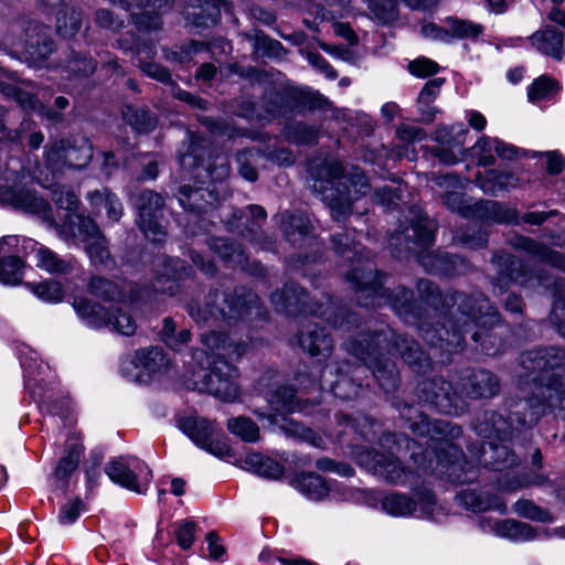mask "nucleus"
<instances>
[{
  "mask_svg": "<svg viewBox=\"0 0 565 565\" xmlns=\"http://www.w3.org/2000/svg\"><path fill=\"white\" fill-rule=\"evenodd\" d=\"M331 243L334 252L353 265L345 273V279L351 284L356 302L365 308L390 306L406 324L417 327L419 335L441 363L463 350L469 333L477 348L487 355L493 356L504 350L500 313L482 291L450 289L443 292L431 280L418 279L419 298L440 313V327L437 328L422 318L411 289L384 287L385 275L363 257L360 245L348 231L332 235Z\"/></svg>",
  "mask_w": 565,
  "mask_h": 565,
  "instance_id": "nucleus-1",
  "label": "nucleus"
},
{
  "mask_svg": "<svg viewBox=\"0 0 565 565\" xmlns=\"http://www.w3.org/2000/svg\"><path fill=\"white\" fill-rule=\"evenodd\" d=\"M392 404L415 435L427 437L425 449L406 435L382 433L381 424L370 416L352 418L342 415L340 424L351 427L366 441H377L381 446L393 444L397 451L405 448L419 469L436 471L452 483H470L478 479L477 466L468 461L462 450L454 444L462 435L459 425L444 419L430 420L417 407L407 403L396 401Z\"/></svg>",
  "mask_w": 565,
  "mask_h": 565,
  "instance_id": "nucleus-2",
  "label": "nucleus"
},
{
  "mask_svg": "<svg viewBox=\"0 0 565 565\" xmlns=\"http://www.w3.org/2000/svg\"><path fill=\"white\" fill-rule=\"evenodd\" d=\"M343 347L371 371L385 394L395 393L401 384L399 372L392 360L395 353L416 373H426L431 369V358L414 339L396 334L384 322L362 328Z\"/></svg>",
  "mask_w": 565,
  "mask_h": 565,
  "instance_id": "nucleus-3",
  "label": "nucleus"
},
{
  "mask_svg": "<svg viewBox=\"0 0 565 565\" xmlns=\"http://www.w3.org/2000/svg\"><path fill=\"white\" fill-rule=\"evenodd\" d=\"M436 224L417 206L407 210L399 228L388 238L393 254L407 257L416 254L417 262L423 268L434 275L454 276L468 270V262L458 256L441 250H427L435 242Z\"/></svg>",
  "mask_w": 565,
  "mask_h": 565,
  "instance_id": "nucleus-4",
  "label": "nucleus"
},
{
  "mask_svg": "<svg viewBox=\"0 0 565 565\" xmlns=\"http://www.w3.org/2000/svg\"><path fill=\"white\" fill-rule=\"evenodd\" d=\"M201 341L203 349L195 350L193 359L202 366V360H206L207 371L203 375V388L222 401H234L239 393V372L228 360H238L246 352L247 344L216 331L202 334Z\"/></svg>",
  "mask_w": 565,
  "mask_h": 565,
  "instance_id": "nucleus-5",
  "label": "nucleus"
},
{
  "mask_svg": "<svg viewBox=\"0 0 565 565\" xmlns=\"http://www.w3.org/2000/svg\"><path fill=\"white\" fill-rule=\"evenodd\" d=\"M311 189L328 204L333 220L345 221L351 213L352 203L365 195L371 185L363 171L353 167L348 175L342 164L332 158L312 160L308 166Z\"/></svg>",
  "mask_w": 565,
  "mask_h": 565,
  "instance_id": "nucleus-6",
  "label": "nucleus"
},
{
  "mask_svg": "<svg viewBox=\"0 0 565 565\" xmlns=\"http://www.w3.org/2000/svg\"><path fill=\"white\" fill-rule=\"evenodd\" d=\"M185 310L199 326H211L218 321L232 324L238 321L265 320L267 316L260 298L243 286L222 291L213 288L203 303L192 298L185 303Z\"/></svg>",
  "mask_w": 565,
  "mask_h": 565,
  "instance_id": "nucleus-7",
  "label": "nucleus"
},
{
  "mask_svg": "<svg viewBox=\"0 0 565 565\" xmlns=\"http://www.w3.org/2000/svg\"><path fill=\"white\" fill-rule=\"evenodd\" d=\"M308 295L295 282L285 284L284 288L270 296V301L276 311L287 316L312 315L331 323L334 329L351 332L360 329L355 313L344 307L337 306L332 298L326 294L320 300L307 301Z\"/></svg>",
  "mask_w": 565,
  "mask_h": 565,
  "instance_id": "nucleus-8",
  "label": "nucleus"
},
{
  "mask_svg": "<svg viewBox=\"0 0 565 565\" xmlns=\"http://www.w3.org/2000/svg\"><path fill=\"white\" fill-rule=\"evenodd\" d=\"M355 457L360 466L388 484L413 488L419 483L418 470L405 467L392 450L380 452L366 447H358Z\"/></svg>",
  "mask_w": 565,
  "mask_h": 565,
  "instance_id": "nucleus-9",
  "label": "nucleus"
},
{
  "mask_svg": "<svg viewBox=\"0 0 565 565\" xmlns=\"http://www.w3.org/2000/svg\"><path fill=\"white\" fill-rule=\"evenodd\" d=\"M213 166L207 164L206 172L211 179L207 186L180 185L175 196L179 204L189 213L204 214L213 210L220 200V194L214 182L222 181L230 174V164L224 156H217Z\"/></svg>",
  "mask_w": 565,
  "mask_h": 565,
  "instance_id": "nucleus-10",
  "label": "nucleus"
},
{
  "mask_svg": "<svg viewBox=\"0 0 565 565\" xmlns=\"http://www.w3.org/2000/svg\"><path fill=\"white\" fill-rule=\"evenodd\" d=\"M64 232L65 239L79 237L85 243V252L93 265H99L105 269L114 268L115 260L108 249V241L93 218L73 214Z\"/></svg>",
  "mask_w": 565,
  "mask_h": 565,
  "instance_id": "nucleus-11",
  "label": "nucleus"
},
{
  "mask_svg": "<svg viewBox=\"0 0 565 565\" xmlns=\"http://www.w3.org/2000/svg\"><path fill=\"white\" fill-rule=\"evenodd\" d=\"M73 307L83 323L89 328L100 329L111 326L116 332L127 337L136 332L137 326L134 318L121 308L106 309L87 298H76Z\"/></svg>",
  "mask_w": 565,
  "mask_h": 565,
  "instance_id": "nucleus-12",
  "label": "nucleus"
},
{
  "mask_svg": "<svg viewBox=\"0 0 565 565\" xmlns=\"http://www.w3.org/2000/svg\"><path fill=\"white\" fill-rule=\"evenodd\" d=\"M491 263L497 270L493 287L500 294L505 291L511 284L524 288L547 287L550 285L546 276L533 273L522 260L503 250L495 252Z\"/></svg>",
  "mask_w": 565,
  "mask_h": 565,
  "instance_id": "nucleus-13",
  "label": "nucleus"
},
{
  "mask_svg": "<svg viewBox=\"0 0 565 565\" xmlns=\"http://www.w3.org/2000/svg\"><path fill=\"white\" fill-rule=\"evenodd\" d=\"M414 498L399 492H392L383 497L381 507L392 516H414L428 519L436 510V498L431 490L424 487L412 488Z\"/></svg>",
  "mask_w": 565,
  "mask_h": 565,
  "instance_id": "nucleus-14",
  "label": "nucleus"
},
{
  "mask_svg": "<svg viewBox=\"0 0 565 565\" xmlns=\"http://www.w3.org/2000/svg\"><path fill=\"white\" fill-rule=\"evenodd\" d=\"M105 473L120 487L136 493H146L152 480V471L148 465L129 456H120L109 460Z\"/></svg>",
  "mask_w": 565,
  "mask_h": 565,
  "instance_id": "nucleus-15",
  "label": "nucleus"
},
{
  "mask_svg": "<svg viewBox=\"0 0 565 565\" xmlns=\"http://www.w3.org/2000/svg\"><path fill=\"white\" fill-rule=\"evenodd\" d=\"M418 399L430 408L450 416L466 413L467 405L454 391L450 382L443 377H433L418 383Z\"/></svg>",
  "mask_w": 565,
  "mask_h": 565,
  "instance_id": "nucleus-16",
  "label": "nucleus"
},
{
  "mask_svg": "<svg viewBox=\"0 0 565 565\" xmlns=\"http://www.w3.org/2000/svg\"><path fill=\"white\" fill-rule=\"evenodd\" d=\"M136 206L138 210L136 224L145 237L152 243H163L167 238V227L163 223L162 195L151 190H143L137 198Z\"/></svg>",
  "mask_w": 565,
  "mask_h": 565,
  "instance_id": "nucleus-17",
  "label": "nucleus"
},
{
  "mask_svg": "<svg viewBox=\"0 0 565 565\" xmlns=\"http://www.w3.org/2000/svg\"><path fill=\"white\" fill-rule=\"evenodd\" d=\"M364 370L360 365H353L349 361H331L323 365V385L332 394L343 401L359 396L362 383L356 382Z\"/></svg>",
  "mask_w": 565,
  "mask_h": 565,
  "instance_id": "nucleus-18",
  "label": "nucleus"
},
{
  "mask_svg": "<svg viewBox=\"0 0 565 565\" xmlns=\"http://www.w3.org/2000/svg\"><path fill=\"white\" fill-rule=\"evenodd\" d=\"M247 210L252 220L248 222V220H245V215L242 211H235L232 218L227 222V230L230 232H237L255 248L273 250L275 239L262 230V224L267 218L266 210L257 204H249Z\"/></svg>",
  "mask_w": 565,
  "mask_h": 565,
  "instance_id": "nucleus-19",
  "label": "nucleus"
},
{
  "mask_svg": "<svg viewBox=\"0 0 565 565\" xmlns=\"http://www.w3.org/2000/svg\"><path fill=\"white\" fill-rule=\"evenodd\" d=\"M179 428L200 448L217 457L230 455L228 445L221 440L213 422L203 417H184L179 422Z\"/></svg>",
  "mask_w": 565,
  "mask_h": 565,
  "instance_id": "nucleus-20",
  "label": "nucleus"
},
{
  "mask_svg": "<svg viewBox=\"0 0 565 565\" xmlns=\"http://www.w3.org/2000/svg\"><path fill=\"white\" fill-rule=\"evenodd\" d=\"M93 158V145L84 136L55 142L47 151V161L54 166L63 164L72 169L85 168Z\"/></svg>",
  "mask_w": 565,
  "mask_h": 565,
  "instance_id": "nucleus-21",
  "label": "nucleus"
},
{
  "mask_svg": "<svg viewBox=\"0 0 565 565\" xmlns=\"http://www.w3.org/2000/svg\"><path fill=\"white\" fill-rule=\"evenodd\" d=\"M467 134L468 129L463 124L438 127L434 136L438 146L431 148L430 153L444 164L454 166L458 163L465 152L463 145Z\"/></svg>",
  "mask_w": 565,
  "mask_h": 565,
  "instance_id": "nucleus-22",
  "label": "nucleus"
},
{
  "mask_svg": "<svg viewBox=\"0 0 565 565\" xmlns=\"http://www.w3.org/2000/svg\"><path fill=\"white\" fill-rule=\"evenodd\" d=\"M461 393L470 399H490L500 392V380L491 371L475 369L460 381Z\"/></svg>",
  "mask_w": 565,
  "mask_h": 565,
  "instance_id": "nucleus-23",
  "label": "nucleus"
},
{
  "mask_svg": "<svg viewBox=\"0 0 565 565\" xmlns=\"http://www.w3.org/2000/svg\"><path fill=\"white\" fill-rule=\"evenodd\" d=\"M298 345L303 352L319 361H327L333 352L331 334L318 323H308L297 335Z\"/></svg>",
  "mask_w": 565,
  "mask_h": 565,
  "instance_id": "nucleus-24",
  "label": "nucleus"
},
{
  "mask_svg": "<svg viewBox=\"0 0 565 565\" xmlns=\"http://www.w3.org/2000/svg\"><path fill=\"white\" fill-rule=\"evenodd\" d=\"M469 452L476 457L478 465L492 470H505L519 462L515 454L502 441L497 444L490 440L480 447L472 445L469 447Z\"/></svg>",
  "mask_w": 565,
  "mask_h": 565,
  "instance_id": "nucleus-25",
  "label": "nucleus"
},
{
  "mask_svg": "<svg viewBox=\"0 0 565 565\" xmlns=\"http://www.w3.org/2000/svg\"><path fill=\"white\" fill-rule=\"evenodd\" d=\"M0 202L44 216L50 210V205L44 199L38 196L33 190L22 186L20 182L1 185Z\"/></svg>",
  "mask_w": 565,
  "mask_h": 565,
  "instance_id": "nucleus-26",
  "label": "nucleus"
},
{
  "mask_svg": "<svg viewBox=\"0 0 565 565\" xmlns=\"http://www.w3.org/2000/svg\"><path fill=\"white\" fill-rule=\"evenodd\" d=\"M210 248L230 267L239 268L250 275H260L263 267L257 262H250L243 247L223 237H213Z\"/></svg>",
  "mask_w": 565,
  "mask_h": 565,
  "instance_id": "nucleus-27",
  "label": "nucleus"
},
{
  "mask_svg": "<svg viewBox=\"0 0 565 565\" xmlns=\"http://www.w3.org/2000/svg\"><path fill=\"white\" fill-rule=\"evenodd\" d=\"M23 244L24 248L34 253L36 266L52 275H68L77 268V260L73 256L61 257L31 238H23Z\"/></svg>",
  "mask_w": 565,
  "mask_h": 565,
  "instance_id": "nucleus-28",
  "label": "nucleus"
},
{
  "mask_svg": "<svg viewBox=\"0 0 565 565\" xmlns=\"http://www.w3.org/2000/svg\"><path fill=\"white\" fill-rule=\"evenodd\" d=\"M275 218L278 220L286 239L291 244L309 247L317 245L316 236L312 234L311 222L307 216L285 211L277 214Z\"/></svg>",
  "mask_w": 565,
  "mask_h": 565,
  "instance_id": "nucleus-29",
  "label": "nucleus"
},
{
  "mask_svg": "<svg viewBox=\"0 0 565 565\" xmlns=\"http://www.w3.org/2000/svg\"><path fill=\"white\" fill-rule=\"evenodd\" d=\"M160 268L152 284L153 289L158 292L174 296L180 291L179 281L189 277L192 269L184 265L179 258L164 257L160 262Z\"/></svg>",
  "mask_w": 565,
  "mask_h": 565,
  "instance_id": "nucleus-30",
  "label": "nucleus"
},
{
  "mask_svg": "<svg viewBox=\"0 0 565 565\" xmlns=\"http://www.w3.org/2000/svg\"><path fill=\"white\" fill-rule=\"evenodd\" d=\"M54 51L55 44L50 36L49 26L35 24L33 29L28 30L25 55L34 67H42Z\"/></svg>",
  "mask_w": 565,
  "mask_h": 565,
  "instance_id": "nucleus-31",
  "label": "nucleus"
},
{
  "mask_svg": "<svg viewBox=\"0 0 565 565\" xmlns=\"http://www.w3.org/2000/svg\"><path fill=\"white\" fill-rule=\"evenodd\" d=\"M114 4H118L124 10L130 11L135 8L143 9L141 12H132V21L139 31H153L161 26V19L156 9H160L161 4H157L158 0H110Z\"/></svg>",
  "mask_w": 565,
  "mask_h": 565,
  "instance_id": "nucleus-32",
  "label": "nucleus"
},
{
  "mask_svg": "<svg viewBox=\"0 0 565 565\" xmlns=\"http://www.w3.org/2000/svg\"><path fill=\"white\" fill-rule=\"evenodd\" d=\"M529 42L540 54L555 61L565 56L564 35L552 25H544L529 36Z\"/></svg>",
  "mask_w": 565,
  "mask_h": 565,
  "instance_id": "nucleus-33",
  "label": "nucleus"
},
{
  "mask_svg": "<svg viewBox=\"0 0 565 565\" xmlns=\"http://www.w3.org/2000/svg\"><path fill=\"white\" fill-rule=\"evenodd\" d=\"M273 409L280 414L305 413L309 414L311 408L319 404L316 399H302L298 397L295 390L288 385L278 386L268 398Z\"/></svg>",
  "mask_w": 565,
  "mask_h": 565,
  "instance_id": "nucleus-34",
  "label": "nucleus"
},
{
  "mask_svg": "<svg viewBox=\"0 0 565 565\" xmlns=\"http://www.w3.org/2000/svg\"><path fill=\"white\" fill-rule=\"evenodd\" d=\"M509 243L514 249L524 252L542 263L554 267H564L565 265V256L562 253L553 250L531 237L514 235L509 239Z\"/></svg>",
  "mask_w": 565,
  "mask_h": 565,
  "instance_id": "nucleus-35",
  "label": "nucleus"
},
{
  "mask_svg": "<svg viewBox=\"0 0 565 565\" xmlns=\"http://www.w3.org/2000/svg\"><path fill=\"white\" fill-rule=\"evenodd\" d=\"M519 182L518 175L511 171L490 169L484 173L478 172L476 175V184L484 194L492 196L516 188Z\"/></svg>",
  "mask_w": 565,
  "mask_h": 565,
  "instance_id": "nucleus-36",
  "label": "nucleus"
},
{
  "mask_svg": "<svg viewBox=\"0 0 565 565\" xmlns=\"http://www.w3.org/2000/svg\"><path fill=\"white\" fill-rule=\"evenodd\" d=\"M458 504L472 512L494 510L501 514L507 513V505L497 494L477 490H463L456 495Z\"/></svg>",
  "mask_w": 565,
  "mask_h": 565,
  "instance_id": "nucleus-37",
  "label": "nucleus"
},
{
  "mask_svg": "<svg viewBox=\"0 0 565 565\" xmlns=\"http://www.w3.org/2000/svg\"><path fill=\"white\" fill-rule=\"evenodd\" d=\"M84 452V446L76 439H68L65 444L63 456L53 472V476L60 488L65 489L68 478L77 469L81 457Z\"/></svg>",
  "mask_w": 565,
  "mask_h": 565,
  "instance_id": "nucleus-38",
  "label": "nucleus"
},
{
  "mask_svg": "<svg viewBox=\"0 0 565 565\" xmlns=\"http://www.w3.org/2000/svg\"><path fill=\"white\" fill-rule=\"evenodd\" d=\"M472 213L486 222L518 223V213L498 201L481 200L473 204Z\"/></svg>",
  "mask_w": 565,
  "mask_h": 565,
  "instance_id": "nucleus-39",
  "label": "nucleus"
},
{
  "mask_svg": "<svg viewBox=\"0 0 565 565\" xmlns=\"http://www.w3.org/2000/svg\"><path fill=\"white\" fill-rule=\"evenodd\" d=\"M87 200L96 213H100L102 209H105L111 223L118 222L124 214V206L119 198L107 188L89 192Z\"/></svg>",
  "mask_w": 565,
  "mask_h": 565,
  "instance_id": "nucleus-40",
  "label": "nucleus"
},
{
  "mask_svg": "<svg viewBox=\"0 0 565 565\" xmlns=\"http://www.w3.org/2000/svg\"><path fill=\"white\" fill-rule=\"evenodd\" d=\"M192 12L188 19L198 28H209L217 23L221 18L222 0H191Z\"/></svg>",
  "mask_w": 565,
  "mask_h": 565,
  "instance_id": "nucleus-41",
  "label": "nucleus"
},
{
  "mask_svg": "<svg viewBox=\"0 0 565 565\" xmlns=\"http://www.w3.org/2000/svg\"><path fill=\"white\" fill-rule=\"evenodd\" d=\"M156 53V46L152 44L138 46L136 50L137 65L148 77L170 85L173 82L170 72L160 64L146 61V58H153Z\"/></svg>",
  "mask_w": 565,
  "mask_h": 565,
  "instance_id": "nucleus-42",
  "label": "nucleus"
},
{
  "mask_svg": "<svg viewBox=\"0 0 565 565\" xmlns=\"http://www.w3.org/2000/svg\"><path fill=\"white\" fill-rule=\"evenodd\" d=\"M132 363L136 367H141L149 374H161L170 367L169 359L159 347L138 350Z\"/></svg>",
  "mask_w": 565,
  "mask_h": 565,
  "instance_id": "nucleus-43",
  "label": "nucleus"
},
{
  "mask_svg": "<svg viewBox=\"0 0 565 565\" xmlns=\"http://www.w3.org/2000/svg\"><path fill=\"white\" fill-rule=\"evenodd\" d=\"M292 486L311 500H321L330 491L328 482L315 472L298 473L292 480Z\"/></svg>",
  "mask_w": 565,
  "mask_h": 565,
  "instance_id": "nucleus-44",
  "label": "nucleus"
},
{
  "mask_svg": "<svg viewBox=\"0 0 565 565\" xmlns=\"http://www.w3.org/2000/svg\"><path fill=\"white\" fill-rule=\"evenodd\" d=\"M435 183L440 188L451 189L441 195V202L450 211L466 214L463 194L455 189L459 188V178L454 173L440 174L435 178Z\"/></svg>",
  "mask_w": 565,
  "mask_h": 565,
  "instance_id": "nucleus-45",
  "label": "nucleus"
},
{
  "mask_svg": "<svg viewBox=\"0 0 565 565\" xmlns=\"http://www.w3.org/2000/svg\"><path fill=\"white\" fill-rule=\"evenodd\" d=\"M547 482L548 479L539 473H505L498 480V489L504 492H513L530 486H544Z\"/></svg>",
  "mask_w": 565,
  "mask_h": 565,
  "instance_id": "nucleus-46",
  "label": "nucleus"
},
{
  "mask_svg": "<svg viewBox=\"0 0 565 565\" xmlns=\"http://www.w3.org/2000/svg\"><path fill=\"white\" fill-rule=\"evenodd\" d=\"M87 289L92 295L104 301L126 302L125 296L118 285L104 277H92L87 284Z\"/></svg>",
  "mask_w": 565,
  "mask_h": 565,
  "instance_id": "nucleus-47",
  "label": "nucleus"
},
{
  "mask_svg": "<svg viewBox=\"0 0 565 565\" xmlns=\"http://www.w3.org/2000/svg\"><path fill=\"white\" fill-rule=\"evenodd\" d=\"M494 531L497 535L511 541H530L534 537V532L530 524L511 519L497 522Z\"/></svg>",
  "mask_w": 565,
  "mask_h": 565,
  "instance_id": "nucleus-48",
  "label": "nucleus"
},
{
  "mask_svg": "<svg viewBox=\"0 0 565 565\" xmlns=\"http://www.w3.org/2000/svg\"><path fill=\"white\" fill-rule=\"evenodd\" d=\"M52 199L60 209L65 211L64 216L61 217L62 224L60 225V232L65 237L64 230H67L68 218L73 214H78L76 212L79 202L78 196L73 190L62 186L53 191Z\"/></svg>",
  "mask_w": 565,
  "mask_h": 565,
  "instance_id": "nucleus-49",
  "label": "nucleus"
},
{
  "mask_svg": "<svg viewBox=\"0 0 565 565\" xmlns=\"http://www.w3.org/2000/svg\"><path fill=\"white\" fill-rule=\"evenodd\" d=\"M14 102H17L24 110L39 113L54 122H60L63 119V116L60 113L43 106L34 93L25 90L22 87L19 88Z\"/></svg>",
  "mask_w": 565,
  "mask_h": 565,
  "instance_id": "nucleus-50",
  "label": "nucleus"
},
{
  "mask_svg": "<svg viewBox=\"0 0 565 565\" xmlns=\"http://www.w3.org/2000/svg\"><path fill=\"white\" fill-rule=\"evenodd\" d=\"M284 135L287 141L298 146L315 145L319 138V130L315 126L299 121L287 126Z\"/></svg>",
  "mask_w": 565,
  "mask_h": 565,
  "instance_id": "nucleus-51",
  "label": "nucleus"
},
{
  "mask_svg": "<svg viewBox=\"0 0 565 565\" xmlns=\"http://www.w3.org/2000/svg\"><path fill=\"white\" fill-rule=\"evenodd\" d=\"M558 93V84L548 75H541L527 87V97L532 103L552 99Z\"/></svg>",
  "mask_w": 565,
  "mask_h": 565,
  "instance_id": "nucleus-52",
  "label": "nucleus"
},
{
  "mask_svg": "<svg viewBox=\"0 0 565 565\" xmlns=\"http://www.w3.org/2000/svg\"><path fill=\"white\" fill-rule=\"evenodd\" d=\"M122 116L132 129L139 134H148L157 126L156 118L146 109L127 106Z\"/></svg>",
  "mask_w": 565,
  "mask_h": 565,
  "instance_id": "nucleus-53",
  "label": "nucleus"
},
{
  "mask_svg": "<svg viewBox=\"0 0 565 565\" xmlns=\"http://www.w3.org/2000/svg\"><path fill=\"white\" fill-rule=\"evenodd\" d=\"M96 65L92 57L72 52L62 67L68 74V78H77L92 75L96 70Z\"/></svg>",
  "mask_w": 565,
  "mask_h": 565,
  "instance_id": "nucleus-54",
  "label": "nucleus"
},
{
  "mask_svg": "<svg viewBox=\"0 0 565 565\" xmlns=\"http://www.w3.org/2000/svg\"><path fill=\"white\" fill-rule=\"evenodd\" d=\"M295 381L298 383L299 388L305 393H313L324 390L323 385V367L309 370L307 365L299 369L295 374Z\"/></svg>",
  "mask_w": 565,
  "mask_h": 565,
  "instance_id": "nucleus-55",
  "label": "nucleus"
},
{
  "mask_svg": "<svg viewBox=\"0 0 565 565\" xmlns=\"http://www.w3.org/2000/svg\"><path fill=\"white\" fill-rule=\"evenodd\" d=\"M246 463L250 465L257 475L268 479H278L285 471L281 463L258 454L248 456Z\"/></svg>",
  "mask_w": 565,
  "mask_h": 565,
  "instance_id": "nucleus-56",
  "label": "nucleus"
},
{
  "mask_svg": "<svg viewBox=\"0 0 565 565\" xmlns=\"http://www.w3.org/2000/svg\"><path fill=\"white\" fill-rule=\"evenodd\" d=\"M446 22L450 32V41L452 39H477L483 32V26L472 21L449 17Z\"/></svg>",
  "mask_w": 565,
  "mask_h": 565,
  "instance_id": "nucleus-57",
  "label": "nucleus"
},
{
  "mask_svg": "<svg viewBox=\"0 0 565 565\" xmlns=\"http://www.w3.org/2000/svg\"><path fill=\"white\" fill-rule=\"evenodd\" d=\"M227 429L246 443H254L259 438L258 426L248 417L238 416L228 419Z\"/></svg>",
  "mask_w": 565,
  "mask_h": 565,
  "instance_id": "nucleus-58",
  "label": "nucleus"
},
{
  "mask_svg": "<svg viewBox=\"0 0 565 565\" xmlns=\"http://www.w3.org/2000/svg\"><path fill=\"white\" fill-rule=\"evenodd\" d=\"M24 264L21 255L0 260V282L18 285L22 280Z\"/></svg>",
  "mask_w": 565,
  "mask_h": 565,
  "instance_id": "nucleus-59",
  "label": "nucleus"
},
{
  "mask_svg": "<svg viewBox=\"0 0 565 565\" xmlns=\"http://www.w3.org/2000/svg\"><path fill=\"white\" fill-rule=\"evenodd\" d=\"M367 7L380 24H388L397 20V0H369Z\"/></svg>",
  "mask_w": 565,
  "mask_h": 565,
  "instance_id": "nucleus-60",
  "label": "nucleus"
},
{
  "mask_svg": "<svg viewBox=\"0 0 565 565\" xmlns=\"http://www.w3.org/2000/svg\"><path fill=\"white\" fill-rule=\"evenodd\" d=\"M259 156L260 150L255 148H247L237 152L236 162L242 178L250 182H255L258 179V172L255 168V163Z\"/></svg>",
  "mask_w": 565,
  "mask_h": 565,
  "instance_id": "nucleus-61",
  "label": "nucleus"
},
{
  "mask_svg": "<svg viewBox=\"0 0 565 565\" xmlns=\"http://www.w3.org/2000/svg\"><path fill=\"white\" fill-rule=\"evenodd\" d=\"M211 50V45L192 40L189 44L177 46L173 50H164V57L168 61L178 63H189L193 60L194 55L201 51Z\"/></svg>",
  "mask_w": 565,
  "mask_h": 565,
  "instance_id": "nucleus-62",
  "label": "nucleus"
},
{
  "mask_svg": "<svg viewBox=\"0 0 565 565\" xmlns=\"http://www.w3.org/2000/svg\"><path fill=\"white\" fill-rule=\"evenodd\" d=\"M26 286L38 298L47 302H58L64 296L62 284L55 280H45L40 284L28 282Z\"/></svg>",
  "mask_w": 565,
  "mask_h": 565,
  "instance_id": "nucleus-63",
  "label": "nucleus"
},
{
  "mask_svg": "<svg viewBox=\"0 0 565 565\" xmlns=\"http://www.w3.org/2000/svg\"><path fill=\"white\" fill-rule=\"evenodd\" d=\"M555 286L561 289L556 295L550 319L556 326L558 333L565 338V280L558 279Z\"/></svg>",
  "mask_w": 565,
  "mask_h": 565,
  "instance_id": "nucleus-64",
  "label": "nucleus"
}]
</instances>
